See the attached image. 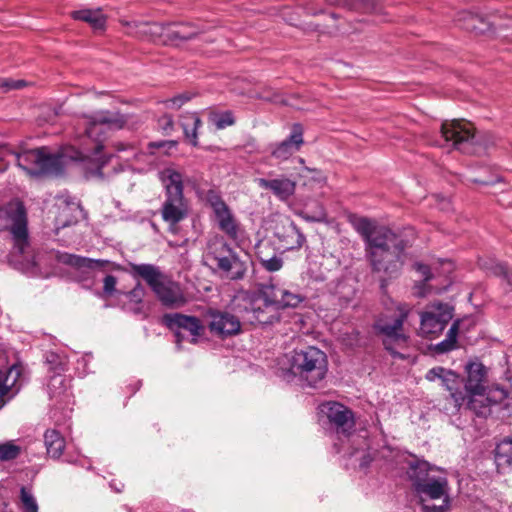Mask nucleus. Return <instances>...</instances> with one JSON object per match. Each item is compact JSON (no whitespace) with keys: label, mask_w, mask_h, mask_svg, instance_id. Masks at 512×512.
Returning <instances> with one entry per match:
<instances>
[{"label":"nucleus","mask_w":512,"mask_h":512,"mask_svg":"<svg viewBox=\"0 0 512 512\" xmlns=\"http://www.w3.org/2000/svg\"><path fill=\"white\" fill-rule=\"evenodd\" d=\"M197 34L198 30L190 24H169L165 28V35L171 40L187 41Z\"/></svg>","instance_id":"27"},{"label":"nucleus","mask_w":512,"mask_h":512,"mask_svg":"<svg viewBox=\"0 0 512 512\" xmlns=\"http://www.w3.org/2000/svg\"><path fill=\"white\" fill-rule=\"evenodd\" d=\"M303 143V128L300 124L296 123L292 126L290 136L275 145L271 150V154L276 159L286 160L299 151Z\"/></svg>","instance_id":"18"},{"label":"nucleus","mask_w":512,"mask_h":512,"mask_svg":"<svg viewBox=\"0 0 512 512\" xmlns=\"http://www.w3.org/2000/svg\"><path fill=\"white\" fill-rule=\"evenodd\" d=\"M307 296L298 289L280 285L273 278L258 285L254 292L240 291L231 303L243 320L250 324H273L280 320V311L298 308Z\"/></svg>","instance_id":"1"},{"label":"nucleus","mask_w":512,"mask_h":512,"mask_svg":"<svg viewBox=\"0 0 512 512\" xmlns=\"http://www.w3.org/2000/svg\"><path fill=\"white\" fill-rule=\"evenodd\" d=\"M64 383V378L60 375H55L51 378L48 388L50 390V393L52 396L56 397L61 394L60 391H58V388Z\"/></svg>","instance_id":"40"},{"label":"nucleus","mask_w":512,"mask_h":512,"mask_svg":"<svg viewBox=\"0 0 512 512\" xmlns=\"http://www.w3.org/2000/svg\"><path fill=\"white\" fill-rule=\"evenodd\" d=\"M450 399L455 411L465 407L478 416H486L490 412V399L484 392L464 394L462 391H456L450 395Z\"/></svg>","instance_id":"16"},{"label":"nucleus","mask_w":512,"mask_h":512,"mask_svg":"<svg viewBox=\"0 0 512 512\" xmlns=\"http://www.w3.org/2000/svg\"><path fill=\"white\" fill-rule=\"evenodd\" d=\"M258 184L261 188L270 190L280 200H287L295 192L296 184L288 178L280 179H258Z\"/></svg>","instance_id":"23"},{"label":"nucleus","mask_w":512,"mask_h":512,"mask_svg":"<svg viewBox=\"0 0 512 512\" xmlns=\"http://www.w3.org/2000/svg\"><path fill=\"white\" fill-rule=\"evenodd\" d=\"M441 134L446 142L462 152L471 153L475 144L474 127L468 121L452 120L441 125Z\"/></svg>","instance_id":"12"},{"label":"nucleus","mask_w":512,"mask_h":512,"mask_svg":"<svg viewBox=\"0 0 512 512\" xmlns=\"http://www.w3.org/2000/svg\"><path fill=\"white\" fill-rule=\"evenodd\" d=\"M191 99V94L182 93L164 102L168 109H179L185 102Z\"/></svg>","instance_id":"38"},{"label":"nucleus","mask_w":512,"mask_h":512,"mask_svg":"<svg viewBox=\"0 0 512 512\" xmlns=\"http://www.w3.org/2000/svg\"><path fill=\"white\" fill-rule=\"evenodd\" d=\"M173 118L170 115H164L160 120L159 124L162 130L168 134L170 130L173 128Z\"/></svg>","instance_id":"43"},{"label":"nucleus","mask_w":512,"mask_h":512,"mask_svg":"<svg viewBox=\"0 0 512 512\" xmlns=\"http://www.w3.org/2000/svg\"><path fill=\"white\" fill-rule=\"evenodd\" d=\"M211 121L217 129H224L235 123L233 114L231 111H225L222 113H215L211 115Z\"/></svg>","instance_id":"34"},{"label":"nucleus","mask_w":512,"mask_h":512,"mask_svg":"<svg viewBox=\"0 0 512 512\" xmlns=\"http://www.w3.org/2000/svg\"><path fill=\"white\" fill-rule=\"evenodd\" d=\"M472 181L475 182V183L487 184V182H485V181H478L476 179H473Z\"/></svg>","instance_id":"53"},{"label":"nucleus","mask_w":512,"mask_h":512,"mask_svg":"<svg viewBox=\"0 0 512 512\" xmlns=\"http://www.w3.org/2000/svg\"><path fill=\"white\" fill-rule=\"evenodd\" d=\"M299 163L303 164L304 163V159L303 158H299Z\"/></svg>","instance_id":"54"},{"label":"nucleus","mask_w":512,"mask_h":512,"mask_svg":"<svg viewBox=\"0 0 512 512\" xmlns=\"http://www.w3.org/2000/svg\"><path fill=\"white\" fill-rule=\"evenodd\" d=\"M10 228L14 246L18 253L23 254L28 246L26 212L20 203H11L0 208V230Z\"/></svg>","instance_id":"9"},{"label":"nucleus","mask_w":512,"mask_h":512,"mask_svg":"<svg viewBox=\"0 0 512 512\" xmlns=\"http://www.w3.org/2000/svg\"><path fill=\"white\" fill-rule=\"evenodd\" d=\"M233 311L236 313L234 309ZM237 314L238 316H235L228 312L210 310L207 313L210 331L222 338L238 334L241 329L240 319L243 318L238 312ZM242 321L245 322L244 320Z\"/></svg>","instance_id":"15"},{"label":"nucleus","mask_w":512,"mask_h":512,"mask_svg":"<svg viewBox=\"0 0 512 512\" xmlns=\"http://www.w3.org/2000/svg\"><path fill=\"white\" fill-rule=\"evenodd\" d=\"M410 477L414 480L416 492L424 502L427 499H441L440 505L423 503L424 512H447L449 510L448 481L446 477L434 478L429 475L430 464L426 461H417L410 465Z\"/></svg>","instance_id":"7"},{"label":"nucleus","mask_w":512,"mask_h":512,"mask_svg":"<svg viewBox=\"0 0 512 512\" xmlns=\"http://www.w3.org/2000/svg\"><path fill=\"white\" fill-rule=\"evenodd\" d=\"M425 378L430 382L439 380L442 386L450 391V395L457 391L456 387L459 383V376L450 369L441 366L433 367L427 371Z\"/></svg>","instance_id":"24"},{"label":"nucleus","mask_w":512,"mask_h":512,"mask_svg":"<svg viewBox=\"0 0 512 512\" xmlns=\"http://www.w3.org/2000/svg\"><path fill=\"white\" fill-rule=\"evenodd\" d=\"M20 500L23 512H38V504L35 497L31 491L25 487H22L20 490Z\"/></svg>","instance_id":"33"},{"label":"nucleus","mask_w":512,"mask_h":512,"mask_svg":"<svg viewBox=\"0 0 512 512\" xmlns=\"http://www.w3.org/2000/svg\"><path fill=\"white\" fill-rule=\"evenodd\" d=\"M159 179L165 187L166 195H183V175L172 167L159 172Z\"/></svg>","instance_id":"25"},{"label":"nucleus","mask_w":512,"mask_h":512,"mask_svg":"<svg viewBox=\"0 0 512 512\" xmlns=\"http://www.w3.org/2000/svg\"><path fill=\"white\" fill-rule=\"evenodd\" d=\"M144 295L145 289L140 283H138L131 291L125 293V296L128 300L126 304H141Z\"/></svg>","instance_id":"37"},{"label":"nucleus","mask_w":512,"mask_h":512,"mask_svg":"<svg viewBox=\"0 0 512 512\" xmlns=\"http://www.w3.org/2000/svg\"><path fill=\"white\" fill-rule=\"evenodd\" d=\"M163 322L168 328L176 330L175 336L177 343H180L184 339V335L181 330L190 333L192 336V343H196L197 337L202 335L204 332V326L195 316H187L181 313L165 314L163 316Z\"/></svg>","instance_id":"14"},{"label":"nucleus","mask_w":512,"mask_h":512,"mask_svg":"<svg viewBox=\"0 0 512 512\" xmlns=\"http://www.w3.org/2000/svg\"><path fill=\"white\" fill-rule=\"evenodd\" d=\"M25 85H26V82H25V81H23V80H13V79L6 80V81H4V83L2 84V86H3L4 88H6L7 90H17V89H21V88H23Z\"/></svg>","instance_id":"42"},{"label":"nucleus","mask_w":512,"mask_h":512,"mask_svg":"<svg viewBox=\"0 0 512 512\" xmlns=\"http://www.w3.org/2000/svg\"><path fill=\"white\" fill-rule=\"evenodd\" d=\"M19 453L20 447L11 442L0 444V461H9L15 459Z\"/></svg>","instance_id":"36"},{"label":"nucleus","mask_w":512,"mask_h":512,"mask_svg":"<svg viewBox=\"0 0 512 512\" xmlns=\"http://www.w3.org/2000/svg\"><path fill=\"white\" fill-rule=\"evenodd\" d=\"M321 412L326 415L330 423L337 430V433L348 435L354 427L351 411L338 402H327L321 405Z\"/></svg>","instance_id":"17"},{"label":"nucleus","mask_w":512,"mask_h":512,"mask_svg":"<svg viewBox=\"0 0 512 512\" xmlns=\"http://www.w3.org/2000/svg\"><path fill=\"white\" fill-rule=\"evenodd\" d=\"M459 322H454L447 332L446 338L435 346L438 353L449 352L456 347Z\"/></svg>","instance_id":"31"},{"label":"nucleus","mask_w":512,"mask_h":512,"mask_svg":"<svg viewBox=\"0 0 512 512\" xmlns=\"http://www.w3.org/2000/svg\"><path fill=\"white\" fill-rule=\"evenodd\" d=\"M305 171L316 173L317 176L315 177V180H317V181H322L323 180V176L321 175V173L319 171H317L315 169H310V168H307V167H305Z\"/></svg>","instance_id":"48"},{"label":"nucleus","mask_w":512,"mask_h":512,"mask_svg":"<svg viewBox=\"0 0 512 512\" xmlns=\"http://www.w3.org/2000/svg\"><path fill=\"white\" fill-rule=\"evenodd\" d=\"M475 20H476V18H474V17H471V19H470L471 22H474Z\"/></svg>","instance_id":"55"},{"label":"nucleus","mask_w":512,"mask_h":512,"mask_svg":"<svg viewBox=\"0 0 512 512\" xmlns=\"http://www.w3.org/2000/svg\"><path fill=\"white\" fill-rule=\"evenodd\" d=\"M466 28H467V29H475V28H476V26H475L473 23H471V24H468V25L466 26Z\"/></svg>","instance_id":"52"},{"label":"nucleus","mask_w":512,"mask_h":512,"mask_svg":"<svg viewBox=\"0 0 512 512\" xmlns=\"http://www.w3.org/2000/svg\"><path fill=\"white\" fill-rule=\"evenodd\" d=\"M370 461V459H368L366 456H364V461L363 463L361 464V466H366L368 464V462Z\"/></svg>","instance_id":"51"},{"label":"nucleus","mask_w":512,"mask_h":512,"mask_svg":"<svg viewBox=\"0 0 512 512\" xmlns=\"http://www.w3.org/2000/svg\"><path fill=\"white\" fill-rule=\"evenodd\" d=\"M325 212L323 209H320V211L317 213V215H305L304 218L307 221L311 222H322L325 219Z\"/></svg>","instance_id":"45"},{"label":"nucleus","mask_w":512,"mask_h":512,"mask_svg":"<svg viewBox=\"0 0 512 512\" xmlns=\"http://www.w3.org/2000/svg\"><path fill=\"white\" fill-rule=\"evenodd\" d=\"M398 316L392 320L379 319L375 323V329L382 335L385 349L394 357L405 359L406 355L401 350L408 347L409 337L403 329L410 308L406 304H400L397 308Z\"/></svg>","instance_id":"8"},{"label":"nucleus","mask_w":512,"mask_h":512,"mask_svg":"<svg viewBox=\"0 0 512 512\" xmlns=\"http://www.w3.org/2000/svg\"><path fill=\"white\" fill-rule=\"evenodd\" d=\"M207 200L213 209L219 229L229 238L236 240L240 226L226 203L214 191H209Z\"/></svg>","instance_id":"13"},{"label":"nucleus","mask_w":512,"mask_h":512,"mask_svg":"<svg viewBox=\"0 0 512 512\" xmlns=\"http://www.w3.org/2000/svg\"><path fill=\"white\" fill-rule=\"evenodd\" d=\"M209 253L213 256L217 268L231 280H241L247 272V264L222 239L216 238L209 244Z\"/></svg>","instance_id":"10"},{"label":"nucleus","mask_w":512,"mask_h":512,"mask_svg":"<svg viewBox=\"0 0 512 512\" xmlns=\"http://www.w3.org/2000/svg\"><path fill=\"white\" fill-rule=\"evenodd\" d=\"M72 16L74 19L89 23L96 30L103 29L106 22V18L100 9L74 11Z\"/></svg>","instance_id":"29"},{"label":"nucleus","mask_w":512,"mask_h":512,"mask_svg":"<svg viewBox=\"0 0 512 512\" xmlns=\"http://www.w3.org/2000/svg\"><path fill=\"white\" fill-rule=\"evenodd\" d=\"M126 148H127V146H126V145H124V144H122V143H119V144H117V145H116V149H117L118 151L125 150Z\"/></svg>","instance_id":"49"},{"label":"nucleus","mask_w":512,"mask_h":512,"mask_svg":"<svg viewBox=\"0 0 512 512\" xmlns=\"http://www.w3.org/2000/svg\"><path fill=\"white\" fill-rule=\"evenodd\" d=\"M259 98L264 99V100H268V101H276L275 98L270 97V96L260 95Z\"/></svg>","instance_id":"50"},{"label":"nucleus","mask_w":512,"mask_h":512,"mask_svg":"<svg viewBox=\"0 0 512 512\" xmlns=\"http://www.w3.org/2000/svg\"><path fill=\"white\" fill-rule=\"evenodd\" d=\"M275 236L286 250L299 249L305 242L304 235L292 221H287L281 227H278Z\"/></svg>","instance_id":"20"},{"label":"nucleus","mask_w":512,"mask_h":512,"mask_svg":"<svg viewBox=\"0 0 512 512\" xmlns=\"http://www.w3.org/2000/svg\"><path fill=\"white\" fill-rule=\"evenodd\" d=\"M117 279L113 275H107L103 280V294L106 297L112 296L117 292L116 290Z\"/></svg>","instance_id":"39"},{"label":"nucleus","mask_w":512,"mask_h":512,"mask_svg":"<svg viewBox=\"0 0 512 512\" xmlns=\"http://www.w3.org/2000/svg\"><path fill=\"white\" fill-rule=\"evenodd\" d=\"M258 257L261 265L269 272L279 271L283 266V260L281 257L273 256L266 258L262 255V251L258 252Z\"/></svg>","instance_id":"35"},{"label":"nucleus","mask_w":512,"mask_h":512,"mask_svg":"<svg viewBox=\"0 0 512 512\" xmlns=\"http://www.w3.org/2000/svg\"><path fill=\"white\" fill-rule=\"evenodd\" d=\"M417 290L415 291V294L419 297H423L426 295L427 291L425 289V285L424 284H421V285H417L415 287Z\"/></svg>","instance_id":"47"},{"label":"nucleus","mask_w":512,"mask_h":512,"mask_svg":"<svg viewBox=\"0 0 512 512\" xmlns=\"http://www.w3.org/2000/svg\"><path fill=\"white\" fill-rule=\"evenodd\" d=\"M480 265L482 268L490 270L494 275L504 277L507 283L512 286V270H508L504 265L493 259L481 260Z\"/></svg>","instance_id":"32"},{"label":"nucleus","mask_w":512,"mask_h":512,"mask_svg":"<svg viewBox=\"0 0 512 512\" xmlns=\"http://www.w3.org/2000/svg\"><path fill=\"white\" fill-rule=\"evenodd\" d=\"M495 460L498 466L512 464V439H504L495 449Z\"/></svg>","instance_id":"30"},{"label":"nucleus","mask_w":512,"mask_h":512,"mask_svg":"<svg viewBox=\"0 0 512 512\" xmlns=\"http://www.w3.org/2000/svg\"><path fill=\"white\" fill-rule=\"evenodd\" d=\"M125 307L128 311L132 312L135 315L145 314L143 303L135 305V304H125Z\"/></svg>","instance_id":"44"},{"label":"nucleus","mask_w":512,"mask_h":512,"mask_svg":"<svg viewBox=\"0 0 512 512\" xmlns=\"http://www.w3.org/2000/svg\"><path fill=\"white\" fill-rule=\"evenodd\" d=\"M166 145H169V146H174L175 145V142L174 141H160V142H151L149 143V147L150 148H161V147H164Z\"/></svg>","instance_id":"46"},{"label":"nucleus","mask_w":512,"mask_h":512,"mask_svg":"<svg viewBox=\"0 0 512 512\" xmlns=\"http://www.w3.org/2000/svg\"><path fill=\"white\" fill-rule=\"evenodd\" d=\"M180 125L184 131L185 137L194 146L197 145V129L201 125V120L196 113H187L180 118Z\"/></svg>","instance_id":"28"},{"label":"nucleus","mask_w":512,"mask_h":512,"mask_svg":"<svg viewBox=\"0 0 512 512\" xmlns=\"http://www.w3.org/2000/svg\"><path fill=\"white\" fill-rule=\"evenodd\" d=\"M44 443L47 454L54 459H58L66 446L64 437L55 429H48L44 434Z\"/></svg>","instance_id":"26"},{"label":"nucleus","mask_w":512,"mask_h":512,"mask_svg":"<svg viewBox=\"0 0 512 512\" xmlns=\"http://www.w3.org/2000/svg\"><path fill=\"white\" fill-rule=\"evenodd\" d=\"M351 224L364 240L366 257L372 270L385 276L381 280V287H385L386 279L395 278L400 273L404 262L403 239L390 228L366 217H353Z\"/></svg>","instance_id":"2"},{"label":"nucleus","mask_w":512,"mask_h":512,"mask_svg":"<svg viewBox=\"0 0 512 512\" xmlns=\"http://www.w3.org/2000/svg\"><path fill=\"white\" fill-rule=\"evenodd\" d=\"M131 273L141 277L150 286L163 306L178 309L187 303L180 284L164 274L153 264H130Z\"/></svg>","instance_id":"6"},{"label":"nucleus","mask_w":512,"mask_h":512,"mask_svg":"<svg viewBox=\"0 0 512 512\" xmlns=\"http://www.w3.org/2000/svg\"><path fill=\"white\" fill-rule=\"evenodd\" d=\"M57 259L60 263L79 270H105L111 264L108 260L91 259L69 253H59Z\"/></svg>","instance_id":"21"},{"label":"nucleus","mask_w":512,"mask_h":512,"mask_svg":"<svg viewBox=\"0 0 512 512\" xmlns=\"http://www.w3.org/2000/svg\"><path fill=\"white\" fill-rule=\"evenodd\" d=\"M415 270L420 274L424 281H429L432 279L433 275L430 271V268L422 263H416L414 265Z\"/></svg>","instance_id":"41"},{"label":"nucleus","mask_w":512,"mask_h":512,"mask_svg":"<svg viewBox=\"0 0 512 512\" xmlns=\"http://www.w3.org/2000/svg\"><path fill=\"white\" fill-rule=\"evenodd\" d=\"M188 214L187 203L184 195H166L161 215L165 222L175 225L182 221Z\"/></svg>","instance_id":"19"},{"label":"nucleus","mask_w":512,"mask_h":512,"mask_svg":"<svg viewBox=\"0 0 512 512\" xmlns=\"http://www.w3.org/2000/svg\"><path fill=\"white\" fill-rule=\"evenodd\" d=\"M77 153L64 150L52 153L48 147L26 150L15 153L8 145L0 144V173L4 172L10 163L9 158L16 160L17 166L32 176H60L64 173L68 159L74 158Z\"/></svg>","instance_id":"3"},{"label":"nucleus","mask_w":512,"mask_h":512,"mask_svg":"<svg viewBox=\"0 0 512 512\" xmlns=\"http://www.w3.org/2000/svg\"><path fill=\"white\" fill-rule=\"evenodd\" d=\"M281 370V376L287 381L298 378L303 385L317 387L328 371L327 356L314 346L294 350L290 355L285 356Z\"/></svg>","instance_id":"5"},{"label":"nucleus","mask_w":512,"mask_h":512,"mask_svg":"<svg viewBox=\"0 0 512 512\" xmlns=\"http://www.w3.org/2000/svg\"><path fill=\"white\" fill-rule=\"evenodd\" d=\"M452 316V309L448 304H430L421 314L420 334L427 338L437 336L444 330Z\"/></svg>","instance_id":"11"},{"label":"nucleus","mask_w":512,"mask_h":512,"mask_svg":"<svg viewBox=\"0 0 512 512\" xmlns=\"http://www.w3.org/2000/svg\"><path fill=\"white\" fill-rule=\"evenodd\" d=\"M125 123L124 117L118 113L98 112L93 116L84 117L81 123L83 133L90 143L81 144V147L78 149L73 146H65L54 153L72 149L77 153V156L68 159L67 165L77 160L93 159L97 161V170L100 171V168L107 162L106 159L99 155L103 148V141L106 139L109 131L121 129Z\"/></svg>","instance_id":"4"},{"label":"nucleus","mask_w":512,"mask_h":512,"mask_svg":"<svg viewBox=\"0 0 512 512\" xmlns=\"http://www.w3.org/2000/svg\"><path fill=\"white\" fill-rule=\"evenodd\" d=\"M486 368L482 363L473 362L467 366V380L462 391L464 394L484 392Z\"/></svg>","instance_id":"22"}]
</instances>
